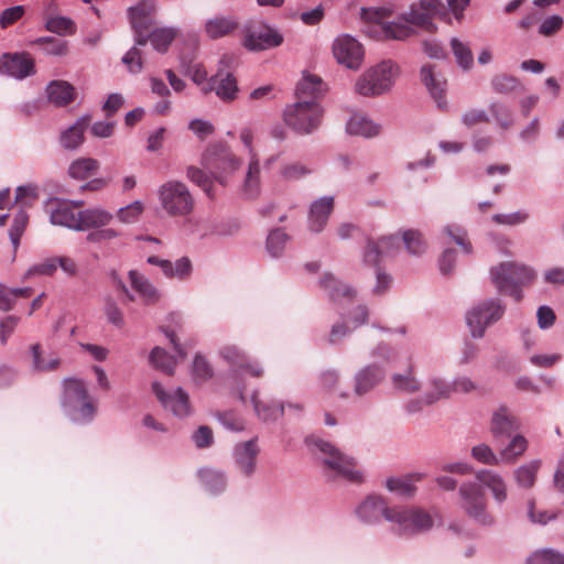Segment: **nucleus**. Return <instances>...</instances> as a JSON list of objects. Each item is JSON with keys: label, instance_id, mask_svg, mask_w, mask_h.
Returning <instances> with one entry per match:
<instances>
[{"label": "nucleus", "instance_id": "f257e3e1", "mask_svg": "<svg viewBox=\"0 0 564 564\" xmlns=\"http://www.w3.org/2000/svg\"><path fill=\"white\" fill-rule=\"evenodd\" d=\"M306 442L314 446L315 454L322 462L324 473L329 479H343L352 484L364 482V473L358 468L355 458L318 437H307Z\"/></svg>", "mask_w": 564, "mask_h": 564}, {"label": "nucleus", "instance_id": "f03ea898", "mask_svg": "<svg viewBox=\"0 0 564 564\" xmlns=\"http://www.w3.org/2000/svg\"><path fill=\"white\" fill-rule=\"evenodd\" d=\"M440 0H420L419 6H412L410 11L404 14L403 22H389L378 24L384 37L391 40H404L412 35V26H419L427 31L434 30L432 22L433 15L436 13Z\"/></svg>", "mask_w": 564, "mask_h": 564}, {"label": "nucleus", "instance_id": "7ed1b4c3", "mask_svg": "<svg viewBox=\"0 0 564 564\" xmlns=\"http://www.w3.org/2000/svg\"><path fill=\"white\" fill-rule=\"evenodd\" d=\"M62 406L65 414L75 423H88L96 415V404L82 380H64Z\"/></svg>", "mask_w": 564, "mask_h": 564}, {"label": "nucleus", "instance_id": "20e7f679", "mask_svg": "<svg viewBox=\"0 0 564 564\" xmlns=\"http://www.w3.org/2000/svg\"><path fill=\"white\" fill-rule=\"evenodd\" d=\"M399 75L392 61H383L367 69L355 83V93L362 97H377L389 91Z\"/></svg>", "mask_w": 564, "mask_h": 564}, {"label": "nucleus", "instance_id": "39448f33", "mask_svg": "<svg viewBox=\"0 0 564 564\" xmlns=\"http://www.w3.org/2000/svg\"><path fill=\"white\" fill-rule=\"evenodd\" d=\"M490 276L499 292L520 301L522 299L520 286L531 283L535 273L527 265L507 262L491 269Z\"/></svg>", "mask_w": 564, "mask_h": 564}, {"label": "nucleus", "instance_id": "423d86ee", "mask_svg": "<svg viewBox=\"0 0 564 564\" xmlns=\"http://www.w3.org/2000/svg\"><path fill=\"white\" fill-rule=\"evenodd\" d=\"M323 117V108L314 100H297L288 105L283 111V120L288 127L300 134L315 131Z\"/></svg>", "mask_w": 564, "mask_h": 564}, {"label": "nucleus", "instance_id": "0eeeda50", "mask_svg": "<svg viewBox=\"0 0 564 564\" xmlns=\"http://www.w3.org/2000/svg\"><path fill=\"white\" fill-rule=\"evenodd\" d=\"M506 313L499 299H485L474 304L466 313V323L473 338L480 339L488 327L498 323Z\"/></svg>", "mask_w": 564, "mask_h": 564}, {"label": "nucleus", "instance_id": "6e6552de", "mask_svg": "<svg viewBox=\"0 0 564 564\" xmlns=\"http://www.w3.org/2000/svg\"><path fill=\"white\" fill-rule=\"evenodd\" d=\"M158 197L164 213L171 217H185L194 209V198L180 181H167L159 186Z\"/></svg>", "mask_w": 564, "mask_h": 564}, {"label": "nucleus", "instance_id": "1a4fd4ad", "mask_svg": "<svg viewBox=\"0 0 564 564\" xmlns=\"http://www.w3.org/2000/svg\"><path fill=\"white\" fill-rule=\"evenodd\" d=\"M460 508L477 524L492 527L495 517L488 511L487 500L481 487L474 481H465L459 486Z\"/></svg>", "mask_w": 564, "mask_h": 564}, {"label": "nucleus", "instance_id": "9d476101", "mask_svg": "<svg viewBox=\"0 0 564 564\" xmlns=\"http://www.w3.org/2000/svg\"><path fill=\"white\" fill-rule=\"evenodd\" d=\"M203 163L221 185H226L229 177L240 166L239 159L227 147L221 144L208 148L204 153Z\"/></svg>", "mask_w": 564, "mask_h": 564}, {"label": "nucleus", "instance_id": "9b49d317", "mask_svg": "<svg viewBox=\"0 0 564 564\" xmlns=\"http://www.w3.org/2000/svg\"><path fill=\"white\" fill-rule=\"evenodd\" d=\"M388 521L394 524L399 534L412 535L427 531L433 525L432 517L419 508H404L397 506L394 511L388 513Z\"/></svg>", "mask_w": 564, "mask_h": 564}, {"label": "nucleus", "instance_id": "f8f14e48", "mask_svg": "<svg viewBox=\"0 0 564 564\" xmlns=\"http://www.w3.org/2000/svg\"><path fill=\"white\" fill-rule=\"evenodd\" d=\"M333 55L338 64L356 70L362 64L364 48L351 35L340 34L333 42Z\"/></svg>", "mask_w": 564, "mask_h": 564}, {"label": "nucleus", "instance_id": "ddd939ff", "mask_svg": "<svg viewBox=\"0 0 564 564\" xmlns=\"http://www.w3.org/2000/svg\"><path fill=\"white\" fill-rule=\"evenodd\" d=\"M283 35L268 24L250 26L246 30L243 46L253 52L278 47L283 43Z\"/></svg>", "mask_w": 564, "mask_h": 564}, {"label": "nucleus", "instance_id": "4468645a", "mask_svg": "<svg viewBox=\"0 0 564 564\" xmlns=\"http://www.w3.org/2000/svg\"><path fill=\"white\" fill-rule=\"evenodd\" d=\"M155 0H141L135 6L129 8L128 17L134 31V43L137 45H145L148 43L145 32L152 24V14L155 12Z\"/></svg>", "mask_w": 564, "mask_h": 564}, {"label": "nucleus", "instance_id": "2eb2a0df", "mask_svg": "<svg viewBox=\"0 0 564 564\" xmlns=\"http://www.w3.org/2000/svg\"><path fill=\"white\" fill-rule=\"evenodd\" d=\"M260 454L258 437H252L245 442H239L234 446L232 457L236 469L247 478L254 475L257 469V458Z\"/></svg>", "mask_w": 564, "mask_h": 564}, {"label": "nucleus", "instance_id": "dca6fc26", "mask_svg": "<svg viewBox=\"0 0 564 564\" xmlns=\"http://www.w3.org/2000/svg\"><path fill=\"white\" fill-rule=\"evenodd\" d=\"M152 390L162 405L175 416L186 417L191 414L189 397L182 388L178 387L173 392H166L161 383L153 382Z\"/></svg>", "mask_w": 564, "mask_h": 564}, {"label": "nucleus", "instance_id": "f3484780", "mask_svg": "<svg viewBox=\"0 0 564 564\" xmlns=\"http://www.w3.org/2000/svg\"><path fill=\"white\" fill-rule=\"evenodd\" d=\"M35 73L33 58L26 53H6L0 57V74L24 79Z\"/></svg>", "mask_w": 564, "mask_h": 564}, {"label": "nucleus", "instance_id": "a211bd4d", "mask_svg": "<svg viewBox=\"0 0 564 564\" xmlns=\"http://www.w3.org/2000/svg\"><path fill=\"white\" fill-rule=\"evenodd\" d=\"M220 357L232 368L234 373L238 370H245L252 377L260 378L263 376V367L254 360H251L248 355L236 345L224 346L219 350Z\"/></svg>", "mask_w": 564, "mask_h": 564}, {"label": "nucleus", "instance_id": "6ab92c4d", "mask_svg": "<svg viewBox=\"0 0 564 564\" xmlns=\"http://www.w3.org/2000/svg\"><path fill=\"white\" fill-rule=\"evenodd\" d=\"M319 285L326 292L328 299L335 304H348L357 295V291L354 288L340 282L330 272L323 274L319 280Z\"/></svg>", "mask_w": 564, "mask_h": 564}, {"label": "nucleus", "instance_id": "aec40b11", "mask_svg": "<svg viewBox=\"0 0 564 564\" xmlns=\"http://www.w3.org/2000/svg\"><path fill=\"white\" fill-rule=\"evenodd\" d=\"M394 507L389 508L381 497L369 496L356 509L358 519L365 523H376L384 518L388 521V513L393 512Z\"/></svg>", "mask_w": 564, "mask_h": 564}, {"label": "nucleus", "instance_id": "412c9836", "mask_svg": "<svg viewBox=\"0 0 564 564\" xmlns=\"http://www.w3.org/2000/svg\"><path fill=\"white\" fill-rule=\"evenodd\" d=\"M333 209V196H323L315 199L310 206L307 218L308 229L315 234L323 231L327 225Z\"/></svg>", "mask_w": 564, "mask_h": 564}, {"label": "nucleus", "instance_id": "4be33fe9", "mask_svg": "<svg viewBox=\"0 0 564 564\" xmlns=\"http://www.w3.org/2000/svg\"><path fill=\"white\" fill-rule=\"evenodd\" d=\"M383 368L368 365L359 369L354 377V393L364 397L372 391L384 378Z\"/></svg>", "mask_w": 564, "mask_h": 564}, {"label": "nucleus", "instance_id": "5701e85b", "mask_svg": "<svg viewBox=\"0 0 564 564\" xmlns=\"http://www.w3.org/2000/svg\"><path fill=\"white\" fill-rule=\"evenodd\" d=\"M519 427V420L509 408L501 405L494 411L490 420V432L496 440L510 436Z\"/></svg>", "mask_w": 564, "mask_h": 564}, {"label": "nucleus", "instance_id": "b1692460", "mask_svg": "<svg viewBox=\"0 0 564 564\" xmlns=\"http://www.w3.org/2000/svg\"><path fill=\"white\" fill-rule=\"evenodd\" d=\"M214 90L216 95L224 101H230L237 98L238 86L237 80L230 73H225L223 69L214 75L207 85L203 87L205 94Z\"/></svg>", "mask_w": 564, "mask_h": 564}, {"label": "nucleus", "instance_id": "393cba45", "mask_svg": "<svg viewBox=\"0 0 564 564\" xmlns=\"http://www.w3.org/2000/svg\"><path fill=\"white\" fill-rule=\"evenodd\" d=\"M420 75L421 80L430 91L437 107L445 109L447 106L445 99V78L440 73H436L432 65H423Z\"/></svg>", "mask_w": 564, "mask_h": 564}, {"label": "nucleus", "instance_id": "a878e982", "mask_svg": "<svg viewBox=\"0 0 564 564\" xmlns=\"http://www.w3.org/2000/svg\"><path fill=\"white\" fill-rule=\"evenodd\" d=\"M79 205H82V202H78L76 205L67 202H57L55 208L50 212L51 224L79 231V210L77 209Z\"/></svg>", "mask_w": 564, "mask_h": 564}, {"label": "nucleus", "instance_id": "bb28decb", "mask_svg": "<svg viewBox=\"0 0 564 564\" xmlns=\"http://www.w3.org/2000/svg\"><path fill=\"white\" fill-rule=\"evenodd\" d=\"M475 477L484 487L490 490L497 505H502L507 500V482L499 473L491 469H479Z\"/></svg>", "mask_w": 564, "mask_h": 564}, {"label": "nucleus", "instance_id": "cd10ccee", "mask_svg": "<svg viewBox=\"0 0 564 564\" xmlns=\"http://www.w3.org/2000/svg\"><path fill=\"white\" fill-rule=\"evenodd\" d=\"M259 392L256 390L253 391L251 395V403L253 405V410L257 414V416L264 421V422H271L276 421L279 417H281L284 414L285 409L301 412L303 406L300 403H288V404H268L263 403L258 399Z\"/></svg>", "mask_w": 564, "mask_h": 564}, {"label": "nucleus", "instance_id": "c85d7f7f", "mask_svg": "<svg viewBox=\"0 0 564 564\" xmlns=\"http://www.w3.org/2000/svg\"><path fill=\"white\" fill-rule=\"evenodd\" d=\"M79 231H86L90 229H99L108 226L113 215L101 207L86 208L79 210Z\"/></svg>", "mask_w": 564, "mask_h": 564}, {"label": "nucleus", "instance_id": "c756f323", "mask_svg": "<svg viewBox=\"0 0 564 564\" xmlns=\"http://www.w3.org/2000/svg\"><path fill=\"white\" fill-rule=\"evenodd\" d=\"M129 281L132 290L138 293L144 304L152 305L160 300V292L143 274L131 270L129 271Z\"/></svg>", "mask_w": 564, "mask_h": 564}, {"label": "nucleus", "instance_id": "7c9ffc66", "mask_svg": "<svg viewBox=\"0 0 564 564\" xmlns=\"http://www.w3.org/2000/svg\"><path fill=\"white\" fill-rule=\"evenodd\" d=\"M90 116L79 117L69 128L61 134L59 141L64 149L75 150L84 142V133L89 124Z\"/></svg>", "mask_w": 564, "mask_h": 564}, {"label": "nucleus", "instance_id": "2f4dec72", "mask_svg": "<svg viewBox=\"0 0 564 564\" xmlns=\"http://www.w3.org/2000/svg\"><path fill=\"white\" fill-rule=\"evenodd\" d=\"M426 474L414 471L399 477H390L386 480V487L389 491L402 496H411L414 494L416 482L422 481Z\"/></svg>", "mask_w": 564, "mask_h": 564}, {"label": "nucleus", "instance_id": "473e14b6", "mask_svg": "<svg viewBox=\"0 0 564 564\" xmlns=\"http://www.w3.org/2000/svg\"><path fill=\"white\" fill-rule=\"evenodd\" d=\"M380 126L362 113H355L346 123V131L351 135L373 138L380 133Z\"/></svg>", "mask_w": 564, "mask_h": 564}, {"label": "nucleus", "instance_id": "72a5a7b5", "mask_svg": "<svg viewBox=\"0 0 564 564\" xmlns=\"http://www.w3.org/2000/svg\"><path fill=\"white\" fill-rule=\"evenodd\" d=\"M453 393V387L451 382L446 381L441 377H431L426 384L423 393V404L432 405L435 402L447 399Z\"/></svg>", "mask_w": 564, "mask_h": 564}, {"label": "nucleus", "instance_id": "f704fd0d", "mask_svg": "<svg viewBox=\"0 0 564 564\" xmlns=\"http://www.w3.org/2000/svg\"><path fill=\"white\" fill-rule=\"evenodd\" d=\"M325 87L322 79L315 75H304L296 86V99L297 100H314L318 102V99L324 95Z\"/></svg>", "mask_w": 564, "mask_h": 564}, {"label": "nucleus", "instance_id": "c9c22d12", "mask_svg": "<svg viewBox=\"0 0 564 564\" xmlns=\"http://www.w3.org/2000/svg\"><path fill=\"white\" fill-rule=\"evenodd\" d=\"M48 100L55 106L63 107L75 98V88L65 80H53L46 87Z\"/></svg>", "mask_w": 564, "mask_h": 564}, {"label": "nucleus", "instance_id": "e433bc0d", "mask_svg": "<svg viewBox=\"0 0 564 564\" xmlns=\"http://www.w3.org/2000/svg\"><path fill=\"white\" fill-rule=\"evenodd\" d=\"M238 21L231 15H217L205 23V32L210 39H219L234 32Z\"/></svg>", "mask_w": 564, "mask_h": 564}, {"label": "nucleus", "instance_id": "4c0bfd02", "mask_svg": "<svg viewBox=\"0 0 564 564\" xmlns=\"http://www.w3.org/2000/svg\"><path fill=\"white\" fill-rule=\"evenodd\" d=\"M541 465L542 462L540 459H533L514 469L513 478L518 487L523 489L532 488L535 484Z\"/></svg>", "mask_w": 564, "mask_h": 564}, {"label": "nucleus", "instance_id": "58836bf2", "mask_svg": "<svg viewBox=\"0 0 564 564\" xmlns=\"http://www.w3.org/2000/svg\"><path fill=\"white\" fill-rule=\"evenodd\" d=\"M245 196L256 198L261 191L260 164L258 159L249 161L248 170L242 185Z\"/></svg>", "mask_w": 564, "mask_h": 564}, {"label": "nucleus", "instance_id": "ea45409f", "mask_svg": "<svg viewBox=\"0 0 564 564\" xmlns=\"http://www.w3.org/2000/svg\"><path fill=\"white\" fill-rule=\"evenodd\" d=\"M528 449V441L527 438L521 435L517 434L514 435L510 442L501 448L500 457L501 463L503 464H513L516 463Z\"/></svg>", "mask_w": 564, "mask_h": 564}, {"label": "nucleus", "instance_id": "a19ab883", "mask_svg": "<svg viewBox=\"0 0 564 564\" xmlns=\"http://www.w3.org/2000/svg\"><path fill=\"white\" fill-rule=\"evenodd\" d=\"M178 30L172 26H164L154 29L150 34H147L148 42L150 41L153 48L160 53H165L176 37Z\"/></svg>", "mask_w": 564, "mask_h": 564}, {"label": "nucleus", "instance_id": "79ce46f5", "mask_svg": "<svg viewBox=\"0 0 564 564\" xmlns=\"http://www.w3.org/2000/svg\"><path fill=\"white\" fill-rule=\"evenodd\" d=\"M100 164L96 159L93 158H80L72 162L68 167V174L75 180H85L94 175Z\"/></svg>", "mask_w": 564, "mask_h": 564}, {"label": "nucleus", "instance_id": "37998d69", "mask_svg": "<svg viewBox=\"0 0 564 564\" xmlns=\"http://www.w3.org/2000/svg\"><path fill=\"white\" fill-rule=\"evenodd\" d=\"M392 387L399 392L415 393L421 388L420 380L414 376L412 367L404 373H394L391 377Z\"/></svg>", "mask_w": 564, "mask_h": 564}, {"label": "nucleus", "instance_id": "c03bdc74", "mask_svg": "<svg viewBox=\"0 0 564 564\" xmlns=\"http://www.w3.org/2000/svg\"><path fill=\"white\" fill-rule=\"evenodd\" d=\"M198 474L206 490L210 494L216 495L225 490L227 481L223 471L202 468Z\"/></svg>", "mask_w": 564, "mask_h": 564}, {"label": "nucleus", "instance_id": "a18cd8bd", "mask_svg": "<svg viewBox=\"0 0 564 564\" xmlns=\"http://www.w3.org/2000/svg\"><path fill=\"white\" fill-rule=\"evenodd\" d=\"M34 43L41 46L44 54L51 56H65L68 53V43L65 40L43 36L34 41Z\"/></svg>", "mask_w": 564, "mask_h": 564}, {"label": "nucleus", "instance_id": "49530a36", "mask_svg": "<svg viewBox=\"0 0 564 564\" xmlns=\"http://www.w3.org/2000/svg\"><path fill=\"white\" fill-rule=\"evenodd\" d=\"M144 212V204L141 200H134L127 206L120 207L116 216L121 224L131 225L139 221Z\"/></svg>", "mask_w": 564, "mask_h": 564}, {"label": "nucleus", "instance_id": "de8ad7c7", "mask_svg": "<svg viewBox=\"0 0 564 564\" xmlns=\"http://www.w3.org/2000/svg\"><path fill=\"white\" fill-rule=\"evenodd\" d=\"M150 361L153 367L167 375H172L176 366V359L160 347L152 349L150 354Z\"/></svg>", "mask_w": 564, "mask_h": 564}, {"label": "nucleus", "instance_id": "09e8293b", "mask_svg": "<svg viewBox=\"0 0 564 564\" xmlns=\"http://www.w3.org/2000/svg\"><path fill=\"white\" fill-rule=\"evenodd\" d=\"M470 454H471V457L480 464L490 465V466H498V465L502 464L500 453L496 454L492 451V448L485 443H480V444L471 447Z\"/></svg>", "mask_w": 564, "mask_h": 564}, {"label": "nucleus", "instance_id": "8fccbe9b", "mask_svg": "<svg viewBox=\"0 0 564 564\" xmlns=\"http://www.w3.org/2000/svg\"><path fill=\"white\" fill-rule=\"evenodd\" d=\"M311 173V170L300 163V162H291L282 165L279 171V177L284 182H294L299 181Z\"/></svg>", "mask_w": 564, "mask_h": 564}, {"label": "nucleus", "instance_id": "3c124183", "mask_svg": "<svg viewBox=\"0 0 564 564\" xmlns=\"http://www.w3.org/2000/svg\"><path fill=\"white\" fill-rule=\"evenodd\" d=\"M451 45L457 64L463 69H469L474 64V57L468 45L457 37L452 39Z\"/></svg>", "mask_w": 564, "mask_h": 564}, {"label": "nucleus", "instance_id": "603ef678", "mask_svg": "<svg viewBox=\"0 0 564 564\" xmlns=\"http://www.w3.org/2000/svg\"><path fill=\"white\" fill-rule=\"evenodd\" d=\"M371 358L376 361L375 365H392L398 359V351L386 343L378 344L370 352Z\"/></svg>", "mask_w": 564, "mask_h": 564}, {"label": "nucleus", "instance_id": "864d4df0", "mask_svg": "<svg viewBox=\"0 0 564 564\" xmlns=\"http://www.w3.org/2000/svg\"><path fill=\"white\" fill-rule=\"evenodd\" d=\"M289 241V236L282 229L272 230L267 238V251L271 257H280Z\"/></svg>", "mask_w": 564, "mask_h": 564}, {"label": "nucleus", "instance_id": "5fc2aeb1", "mask_svg": "<svg viewBox=\"0 0 564 564\" xmlns=\"http://www.w3.org/2000/svg\"><path fill=\"white\" fill-rule=\"evenodd\" d=\"M214 376V370L207 359L202 355H196L192 366V377L195 382L203 383Z\"/></svg>", "mask_w": 564, "mask_h": 564}, {"label": "nucleus", "instance_id": "6e6d98bb", "mask_svg": "<svg viewBox=\"0 0 564 564\" xmlns=\"http://www.w3.org/2000/svg\"><path fill=\"white\" fill-rule=\"evenodd\" d=\"M444 232L459 246L464 253L469 254L473 251V246L468 240L467 232L464 228L457 225H448L445 227Z\"/></svg>", "mask_w": 564, "mask_h": 564}, {"label": "nucleus", "instance_id": "4d7b16f0", "mask_svg": "<svg viewBox=\"0 0 564 564\" xmlns=\"http://www.w3.org/2000/svg\"><path fill=\"white\" fill-rule=\"evenodd\" d=\"M28 220L29 216L23 209L19 210L14 217L13 225L9 231V237L12 242L14 252H17L20 246V238L25 230Z\"/></svg>", "mask_w": 564, "mask_h": 564}, {"label": "nucleus", "instance_id": "13d9d810", "mask_svg": "<svg viewBox=\"0 0 564 564\" xmlns=\"http://www.w3.org/2000/svg\"><path fill=\"white\" fill-rule=\"evenodd\" d=\"M39 199V187L34 184L21 185L15 189L14 202L21 207H30Z\"/></svg>", "mask_w": 564, "mask_h": 564}, {"label": "nucleus", "instance_id": "bf43d9fd", "mask_svg": "<svg viewBox=\"0 0 564 564\" xmlns=\"http://www.w3.org/2000/svg\"><path fill=\"white\" fill-rule=\"evenodd\" d=\"M403 243L412 256H420L425 251V242L422 235L416 230H406L402 235Z\"/></svg>", "mask_w": 564, "mask_h": 564}, {"label": "nucleus", "instance_id": "052dcab7", "mask_svg": "<svg viewBox=\"0 0 564 564\" xmlns=\"http://www.w3.org/2000/svg\"><path fill=\"white\" fill-rule=\"evenodd\" d=\"M56 271L55 257L47 258L42 262L31 265L23 275V281L29 280L33 276L53 275Z\"/></svg>", "mask_w": 564, "mask_h": 564}, {"label": "nucleus", "instance_id": "680f3d73", "mask_svg": "<svg viewBox=\"0 0 564 564\" xmlns=\"http://www.w3.org/2000/svg\"><path fill=\"white\" fill-rule=\"evenodd\" d=\"M45 29L59 35L72 34L75 31L74 22L66 17L48 18L45 22Z\"/></svg>", "mask_w": 564, "mask_h": 564}, {"label": "nucleus", "instance_id": "e2e57ef3", "mask_svg": "<svg viewBox=\"0 0 564 564\" xmlns=\"http://www.w3.org/2000/svg\"><path fill=\"white\" fill-rule=\"evenodd\" d=\"M31 352L33 356V369L36 371H50L57 368L59 360L56 357H50L47 360L41 356V346L34 344L31 346Z\"/></svg>", "mask_w": 564, "mask_h": 564}, {"label": "nucleus", "instance_id": "0e129e2a", "mask_svg": "<svg viewBox=\"0 0 564 564\" xmlns=\"http://www.w3.org/2000/svg\"><path fill=\"white\" fill-rule=\"evenodd\" d=\"M527 564H564V555L553 550H541L534 552Z\"/></svg>", "mask_w": 564, "mask_h": 564}, {"label": "nucleus", "instance_id": "69168bd1", "mask_svg": "<svg viewBox=\"0 0 564 564\" xmlns=\"http://www.w3.org/2000/svg\"><path fill=\"white\" fill-rule=\"evenodd\" d=\"M216 417L228 431L241 432L245 430L243 419L234 411L218 412Z\"/></svg>", "mask_w": 564, "mask_h": 564}, {"label": "nucleus", "instance_id": "338daca9", "mask_svg": "<svg viewBox=\"0 0 564 564\" xmlns=\"http://www.w3.org/2000/svg\"><path fill=\"white\" fill-rule=\"evenodd\" d=\"M121 236V232L118 229L111 227H102L97 230L89 232L86 236V240L93 243H104L111 240H115Z\"/></svg>", "mask_w": 564, "mask_h": 564}, {"label": "nucleus", "instance_id": "774afa93", "mask_svg": "<svg viewBox=\"0 0 564 564\" xmlns=\"http://www.w3.org/2000/svg\"><path fill=\"white\" fill-rule=\"evenodd\" d=\"M186 176L197 184L208 196H212V181L209 176L198 167L189 166Z\"/></svg>", "mask_w": 564, "mask_h": 564}]
</instances>
